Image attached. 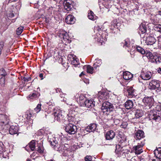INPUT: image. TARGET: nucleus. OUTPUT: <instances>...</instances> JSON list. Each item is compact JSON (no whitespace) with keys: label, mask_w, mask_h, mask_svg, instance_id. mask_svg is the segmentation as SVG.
Masks as SVG:
<instances>
[{"label":"nucleus","mask_w":161,"mask_h":161,"mask_svg":"<svg viewBox=\"0 0 161 161\" xmlns=\"http://www.w3.org/2000/svg\"><path fill=\"white\" fill-rule=\"evenodd\" d=\"M9 123L8 117L5 114H0V131L3 135L8 132V130L5 129V125Z\"/></svg>","instance_id":"nucleus-2"},{"label":"nucleus","mask_w":161,"mask_h":161,"mask_svg":"<svg viewBox=\"0 0 161 161\" xmlns=\"http://www.w3.org/2000/svg\"><path fill=\"white\" fill-rule=\"evenodd\" d=\"M57 139L58 138H55L52 135H49L48 136V140L52 146H53L54 149L60 153H62V154L64 156H68L70 152L67 150V147H66L65 145L63 144L62 142H60V144H58V142Z\"/></svg>","instance_id":"nucleus-1"},{"label":"nucleus","mask_w":161,"mask_h":161,"mask_svg":"<svg viewBox=\"0 0 161 161\" xmlns=\"http://www.w3.org/2000/svg\"><path fill=\"white\" fill-rule=\"evenodd\" d=\"M149 15L150 21L152 24L156 25L157 24L160 22V19L159 15L150 13Z\"/></svg>","instance_id":"nucleus-10"},{"label":"nucleus","mask_w":161,"mask_h":161,"mask_svg":"<svg viewBox=\"0 0 161 161\" xmlns=\"http://www.w3.org/2000/svg\"><path fill=\"white\" fill-rule=\"evenodd\" d=\"M127 126V123L126 122H123L121 125V127L123 128H125Z\"/></svg>","instance_id":"nucleus-51"},{"label":"nucleus","mask_w":161,"mask_h":161,"mask_svg":"<svg viewBox=\"0 0 161 161\" xmlns=\"http://www.w3.org/2000/svg\"><path fill=\"white\" fill-rule=\"evenodd\" d=\"M120 25V23L117 22L116 20H114L112 21L109 28L110 30H114L115 29H118Z\"/></svg>","instance_id":"nucleus-16"},{"label":"nucleus","mask_w":161,"mask_h":161,"mask_svg":"<svg viewBox=\"0 0 161 161\" xmlns=\"http://www.w3.org/2000/svg\"><path fill=\"white\" fill-rule=\"evenodd\" d=\"M69 58L68 60L72 64L75 66L79 64V63L78 59L75 56H70V57H69Z\"/></svg>","instance_id":"nucleus-23"},{"label":"nucleus","mask_w":161,"mask_h":161,"mask_svg":"<svg viewBox=\"0 0 161 161\" xmlns=\"http://www.w3.org/2000/svg\"><path fill=\"white\" fill-rule=\"evenodd\" d=\"M37 150L39 153H42L43 152V148L42 146L38 147Z\"/></svg>","instance_id":"nucleus-52"},{"label":"nucleus","mask_w":161,"mask_h":161,"mask_svg":"<svg viewBox=\"0 0 161 161\" xmlns=\"http://www.w3.org/2000/svg\"><path fill=\"white\" fill-rule=\"evenodd\" d=\"M88 17L89 19L92 20H94L96 19V17L94 15L93 12L92 11H90L88 14Z\"/></svg>","instance_id":"nucleus-40"},{"label":"nucleus","mask_w":161,"mask_h":161,"mask_svg":"<svg viewBox=\"0 0 161 161\" xmlns=\"http://www.w3.org/2000/svg\"><path fill=\"white\" fill-rule=\"evenodd\" d=\"M66 132L70 134H74L76 132L77 130V126L70 123L66 125L65 127Z\"/></svg>","instance_id":"nucleus-9"},{"label":"nucleus","mask_w":161,"mask_h":161,"mask_svg":"<svg viewBox=\"0 0 161 161\" xmlns=\"http://www.w3.org/2000/svg\"><path fill=\"white\" fill-rule=\"evenodd\" d=\"M72 1L70 0L64 1V8L67 11H69L72 8Z\"/></svg>","instance_id":"nucleus-17"},{"label":"nucleus","mask_w":161,"mask_h":161,"mask_svg":"<svg viewBox=\"0 0 161 161\" xmlns=\"http://www.w3.org/2000/svg\"><path fill=\"white\" fill-rule=\"evenodd\" d=\"M19 130V127L17 126H11L9 129V133L12 135L18 133Z\"/></svg>","instance_id":"nucleus-24"},{"label":"nucleus","mask_w":161,"mask_h":161,"mask_svg":"<svg viewBox=\"0 0 161 161\" xmlns=\"http://www.w3.org/2000/svg\"><path fill=\"white\" fill-rule=\"evenodd\" d=\"M101 4L107 8H110L112 6L110 0H99V5L100 9L101 8H103L101 6Z\"/></svg>","instance_id":"nucleus-12"},{"label":"nucleus","mask_w":161,"mask_h":161,"mask_svg":"<svg viewBox=\"0 0 161 161\" xmlns=\"http://www.w3.org/2000/svg\"><path fill=\"white\" fill-rule=\"evenodd\" d=\"M133 77V75L130 72L126 71L123 73V78L126 80H128Z\"/></svg>","instance_id":"nucleus-30"},{"label":"nucleus","mask_w":161,"mask_h":161,"mask_svg":"<svg viewBox=\"0 0 161 161\" xmlns=\"http://www.w3.org/2000/svg\"><path fill=\"white\" fill-rule=\"evenodd\" d=\"M118 137V139H119V143H122L126 142V136L122 132L119 133Z\"/></svg>","instance_id":"nucleus-26"},{"label":"nucleus","mask_w":161,"mask_h":161,"mask_svg":"<svg viewBox=\"0 0 161 161\" xmlns=\"http://www.w3.org/2000/svg\"><path fill=\"white\" fill-rule=\"evenodd\" d=\"M156 39L153 37L148 36L147 37L145 43L147 45H152L155 43Z\"/></svg>","instance_id":"nucleus-21"},{"label":"nucleus","mask_w":161,"mask_h":161,"mask_svg":"<svg viewBox=\"0 0 161 161\" xmlns=\"http://www.w3.org/2000/svg\"><path fill=\"white\" fill-rule=\"evenodd\" d=\"M84 82H85L86 84H89V80H84Z\"/></svg>","instance_id":"nucleus-58"},{"label":"nucleus","mask_w":161,"mask_h":161,"mask_svg":"<svg viewBox=\"0 0 161 161\" xmlns=\"http://www.w3.org/2000/svg\"><path fill=\"white\" fill-rule=\"evenodd\" d=\"M144 137V132L142 130H138L135 133V137L138 139H141Z\"/></svg>","instance_id":"nucleus-27"},{"label":"nucleus","mask_w":161,"mask_h":161,"mask_svg":"<svg viewBox=\"0 0 161 161\" xmlns=\"http://www.w3.org/2000/svg\"><path fill=\"white\" fill-rule=\"evenodd\" d=\"M150 61L152 63H155L157 64H159L161 62V56L159 54H155L153 60Z\"/></svg>","instance_id":"nucleus-25"},{"label":"nucleus","mask_w":161,"mask_h":161,"mask_svg":"<svg viewBox=\"0 0 161 161\" xmlns=\"http://www.w3.org/2000/svg\"><path fill=\"white\" fill-rule=\"evenodd\" d=\"M99 98L103 100H107L109 98V94L106 92H102L99 93Z\"/></svg>","instance_id":"nucleus-19"},{"label":"nucleus","mask_w":161,"mask_h":161,"mask_svg":"<svg viewBox=\"0 0 161 161\" xmlns=\"http://www.w3.org/2000/svg\"><path fill=\"white\" fill-rule=\"evenodd\" d=\"M148 116L150 120L153 119L156 121L161 120V113L158 110H151L148 114Z\"/></svg>","instance_id":"nucleus-5"},{"label":"nucleus","mask_w":161,"mask_h":161,"mask_svg":"<svg viewBox=\"0 0 161 161\" xmlns=\"http://www.w3.org/2000/svg\"><path fill=\"white\" fill-rule=\"evenodd\" d=\"M68 116L67 119L70 122H74L75 121V119L74 116L71 115L70 114H69Z\"/></svg>","instance_id":"nucleus-42"},{"label":"nucleus","mask_w":161,"mask_h":161,"mask_svg":"<svg viewBox=\"0 0 161 161\" xmlns=\"http://www.w3.org/2000/svg\"><path fill=\"white\" fill-rule=\"evenodd\" d=\"M139 30L142 34L145 33L147 31V27L144 24H142L139 27Z\"/></svg>","instance_id":"nucleus-36"},{"label":"nucleus","mask_w":161,"mask_h":161,"mask_svg":"<svg viewBox=\"0 0 161 161\" xmlns=\"http://www.w3.org/2000/svg\"><path fill=\"white\" fill-rule=\"evenodd\" d=\"M115 136V132L113 130H110L106 133L105 136L107 140H111L114 138Z\"/></svg>","instance_id":"nucleus-20"},{"label":"nucleus","mask_w":161,"mask_h":161,"mask_svg":"<svg viewBox=\"0 0 161 161\" xmlns=\"http://www.w3.org/2000/svg\"><path fill=\"white\" fill-rule=\"evenodd\" d=\"M128 97L131 98L135 95V90L132 87H130L127 89Z\"/></svg>","instance_id":"nucleus-31"},{"label":"nucleus","mask_w":161,"mask_h":161,"mask_svg":"<svg viewBox=\"0 0 161 161\" xmlns=\"http://www.w3.org/2000/svg\"><path fill=\"white\" fill-rule=\"evenodd\" d=\"M158 14L159 15V16H161V10H159L158 12V14Z\"/></svg>","instance_id":"nucleus-59"},{"label":"nucleus","mask_w":161,"mask_h":161,"mask_svg":"<svg viewBox=\"0 0 161 161\" xmlns=\"http://www.w3.org/2000/svg\"><path fill=\"white\" fill-rule=\"evenodd\" d=\"M41 104H38L37 105L36 107L34 109V110L36 113H38L41 110Z\"/></svg>","instance_id":"nucleus-47"},{"label":"nucleus","mask_w":161,"mask_h":161,"mask_svg":"<svg viewBox=\"0 0 161 161\" xmlns=\"http://www.w3.org/2000/svg\"><path fill=\"white\" fill-rule=\"evenodd\" d=\"M143 102L146 105V108H150L153 103V99L151 97H145L143 99Z\"/></svg>","instance_id":"nucleus-11"},{"label":"nucleus","mask_w":161,"mask_h":161,"mask_svg":"<svg viewBox=\"0 0 161 161\" xmlns=\"http://www.w3.org/2000/svg\"><path fill=\"white\" fill-rule=\"evenodd\" d=\"M130 161H135V159L134 158H132Z\"/></svg>","instance_id":"nucleus-63"},{"label":"nucleus","mask_w":161,"mask_h":161,"mask_svg":"<svg viewBox=\"0 0 161 161\" xmlns=\"http://www.w3.org/2000/svg\"><path fill=\"white\" fill-rule=\"evenodd\" d=\"M31 79V78L30 77H24L23 78V80H24L25 81H30Z\"/></svg>","instance_id":"nucleus-55"},{"label":"nucleus","mask_w":161,"mask_h":161,"mask_svg":"<svg viewBox=\"0 0 161 161\" xmlns=\"http://www.w3.org/2000/svg\"><path fill=\"white\" fill-rule=\"evenodd\" d=\"M133 102L130 100H128L125 103V107L128 109H131L133 107Z\"/></svg>","instance_id":"nucleus-32"},{"label":"nucleus","mask_w":161,"mask_h":161,"mask_svg":"<svg viewBox=\"0 0 161 161\" xmlns=\"http://www.w3.org/2000/svg\"><path fill=\"white\" fill-rule=\"evenodd\" d=\"M96 60L97 61L94 64L93 66L95 69H97L98 67H99L102 64V60L101 59H98V58L96 59Z\"/></svg>","instance_id":"nucleus-37"},{"label":"nucleus","mask_w":161,"mask_h":161,"mask_svg":"<svg viewBox=\"0 0 161 161\" xmlns=\"http://www.w3.org/2000/svg\"><path fill=\"white\" fill-rule=\"evenodd\" d=\"M85 161H92V157L90 156L87 155L85 157Z\"/></svg>","instance_id":"nucleus-49"},{"label":"nucleus","mask_w":161,"mask_h":161,"mask_svg":"<svg viewBox=\"0 0 161 161\" xmlns=\"http://www.w3.org/2000/svg\"><path fill=\"white\" fill-rule=\"evenodd\" d=\"M53 114L55 120L58 121H60L62 119L65 114L64 111L57 108L54 109Z\"/></svg>","instance_id":"nucleus-7"},{"label":"nucleus","mask_w":161,"mask_h":161,"mask_svg":"<svg viewBox=\"0 0 161 161\" xmlns=\"http://www.w3.org/2000/svg\"><path fill=\"white\" fill-rule=\"evenodd\" d=\"M114 108L113 105L108 101H105L103 103L101 109L103 113L108 114L109 113L113 111Z\"/></svg>","instance_id":"nucleus-6"},{"label":"nucleus","mask_w":161,"mask_h":161,"mask_svg":"<svg viewBox=\"0 0 161 161\" xmlns=\"http://www.w3.org/2000/svg\"><path fill=\"white\" fill-rule=\"evenodd\" d=\"M84 105H85L87 108H92L95 106L94 102L92 99L86 100L84 102Z\"/></svg>","instance_id":"nucleus-22"},{"label":"nucleus","mask_w":161,"mask_h":161,"mask_svg":"<svg viewBox=\"0 0 161 161\" xmlns=\"http://www.w3.org/2000/svg\"><path fill=\"white\" fill-rule=\"evenodd\" d=\"M152 161H161V160L160 159L157 158L156 160L155 159H153Z\"/></svg>","instance_id":"nucleus-62"},{"label":"nucleus","mask_w":161,"mask_h":161,"mask_svg":"<svg viewBox=\"0 0 161 161\" xmlns=\"http://www.w3.org/2000/svg\"><path fill=\"white\" fill-rule=\"evenodd\" d=\"M98 27H95L94 28V31L95 32L97 31H98V33L96 34V38L97 39L96 41L98 42H100L101 44L103 42L105 41L106 40V38L105 36L103 34H102V30H103L104 31L107 30V29H104L103 28L102 29H99Z\"/></svg>","instance_id":"nucleus-3"},{"label":"nucleus","mask_w":161,"mask_h":161,"mask_svg":"<svg viewBox=\"0 0 161 161\" xmlns=\"http://www.w3.org/2000/svg\"><path fill=\"white\" fill-rule=\"evenodd\" d=\"M152 73L151 72L147 70H142L141 75V78L145 80L150 79L151 77Z\"/></svg>","instance_id":"nucleus-13"},{"label":"nucleus","mask_w":161,"mask_h":161,"mask_svg":"<svg viewBox=\"0 0 161 161\" xmlns=\"http://www.w3.org/2000/svg\"><path fill=\"white\" fill-rule=\"evenodd\" d=\"M43 74L41 73L40 74L39 77L41 78V80H42L43 79Z\"/></svg>","instance_id":"nucleus-56"},{"label":"nucleus","mask_w":161,"mask_h":161,"mask_svg":"<svg viewBox=\"0 0 161 161\" xmlns=\"http://www.w3.org/2000/svg\"><path fill=\"white\" fill-rule=\"evenodd\" d=\"M143 113L142 110H138L135 114V116L137 118H139L142 116L143 115Z\"/></svg>","instance_id":"nucleus-41"},{"label":"nucleus","mask_w":161,"mask_h":161,"mask_svg":"<svg viewBox=\"0 0 161 161\" xmlns=\"http://www.w3.org/2000/svg\"><path fill=\"white\" fill-rule=\"evenodd\" d=\"M145 144V140L142 139L140 142L138 143L137 146H134L132 149V151L134 153L136 154H139L143 152V147Z\"/></svg>","instance_id":"nucleus-4"},{"label":"nucleus","mask_w":161,"mask_h":161,"mask_svg":"<svg viewBox=\"0 0 161 161\" xmlns=\"http://www.w3.org/2000/svg\"><path fill=\"white\" fill-rule=\"evenodd\" d=\"M137 51L141 53L142 54H145L146 51L144 50L143 48L139 46H137L136 47Z\"/></svg>","instance_id":"nucleus-43"},{"label":"nucleus","mask_w":161,"mask_h":161,"mask_svg":"<svg viewBox=\"0 0 161 161\" xmlns=\"http://www.w3.org/2000/svg\"><path fill=\"white\" fill-rule=\"evenodd\" d=\"M119 121V120L116 119L114 120V123H117Z\"/></svg>","instance_id":"nucleus-60"},{"label":"nucleus","mask_w":161,"mask_h":161,"mask_svg":"<svg viewBox=\"0 0 161 161\" xmlns=\"http://www.w3.org/2000/svg\"><path fill=\"white\" fill-rule=\"evenodd\" d=\"M122 147L120 145H117L116 146L115 152L117 153H120L121 152Z\"/></svg>","instance_id":"nucleus-45"},{"label":"nucleus","mask_w":161,"mask_h":161,"mask_svg":"<svg viewBox=\"0 0 161 161\" xmlns=\"http://www.w3.org/2000/svg\"><path fill=\"white\" fill-rule=\"evenodd\" d=\"M8 154L6 152H4L3 153V158H9L8 156Z\"/></svg>","instance_id":"nucleus-53"},{"label":"nucleus","mask_w":161,"mask_h":161,"mask_svg":"<svg viewBox=\"0 0 161 161\" xmlns=\"http://www.w3.org/2000/svg\"><path fill=\"white\" fill-rule=\"evenodd\" d=\"M35 142L34 140L31 141L28 145L26 146V147H29L30 149L32 151H34L35 149Z\"/></svg>","instance_id":"nucleus-38"},{"label":"nucleus","mask_w":161,"mask_h":161,"mask_svg":"<svg viewBox=\"0 0 161 161\" xmlns=\"http://www.w3.org/2000/svg\"><path fill=\"white\" fill-rule=\"evenodd\" d=\"M158 73L161 74V67L159 68L158 70Z\"/></svg>","instance_id":"nucleus-57"},{"label":"nucleus","mask_w":161,"mask_h":161,"mask_svg":"<svg viewBox=\"0 0 161 161\" xmlns=\"http://www.w3.org/2000/svg\"><path fill=\"white\" fill-rule=\"evenodd\" d=\"M0 75L3 76H5L6 73L5 69L3 68H2L0 70Z\"/></svg>","instance_id":"nucleus-48"},{"label":"nucleus","mask_w":161,"mask_h":161,"mask_svg":"<svg viewBox=\"0 0 161 161\" xmlns=\"http://www.w3.org/2000/svg\"><path fill=\"white\" fill-rule=\"evenodd\" d=\"M154 154L157 158L161 159V148L160 147L154 151Z\"/></svg>","instance_id":"nucleus-33"},{"label":"nucleus","mask_w":161,"mask_h":161,"mask_svg":"<svg viewBox=\"0 0 161 161\" xmlns=\"http://www.w3.org/2000/svg\"><path fill=\"white\" fill-rule=\"evenodd\" d=\"M25 116L28 119H31V114L30 113H28L25 114Z\"/></svg>","instance_id":"nucleus-54"},{"label":"nucleus","mask_w":161,"mask_h":161,"mask_svg":"<svg viewBox=\"0 0 161 161\" xmlns=\"http://www.w3.org/2000/svg\"><path fill=\"white\" fill-rule=\"evenodd\" d=\"M37 94L36 92L32 93L29 96V98L30 99H33L37 97Z\"/></svg>","instance_id":"nucleus-46"},{"label":"nucleus","mask_w":161,"mask_h":161,"mask_svg":"<svg viewBox=\"0 0 161 161\" xmlns=\"http://www.w3.org/2000/svg\"><path fill=\"white\" fill-rule=\"evenodd\" d=\"M154 29L156 31L160 33L159 36L157 37L158 44L161 46V25L160 24L156 25L154 27Z\"/></svg>","instance_id":"nucleus-15"},{"label":"nucleus","mask_w":161,"mask_h":161,"mask_svg":"<svg viewBox=\"0 0 161 161\" xmlns=\"http://www.w3.org/2000/svg\"><path fill=\"white\" fill-rule=\"evenodd\" d=\"M83 75H84L83 72H82L81 73L80 75V77H81Z\"/></svg>","instance_id":"nucleus-64"},{"label":"nucleus","mask_w":161,"mask_h":161,"mask_svg":"<svg viewBox=\"0 0 161 161\" xmlns=\"http://www.w3.org/2000/svg\"><path fill=\"white\" fill-rule=\"evenodd\" d=\"M79 99L80 104L82 106V105H84V102L86 100V98L84 95L81 94L79 97Z\"/></svg>","instance_id":"nucleus-35"},{"label":"nucleus","mask_w":161,"mask_h":161,"mask_svg":"<svg viewBox=\"0 0 161 161\" xmlns=\"http://www.w3.org/2000/svg\"><path fill=\"white\" fill-rule=\"evenodd\" d=\"M159 86L160 83L157 80H152L149 83V88L151 89H155L158 88Z\"/></svg>","instance_id":"nucleus-14"},{"label":"nucleus","mask_w":161,"mask_h":161,"mask_svg":"<svg viewBox=\"0 0 161 161\" xmlns=\"http://www.w3.org/2000/svg\"><path fill=\"white\" fill-rule=\"evenodd\" d=\"M96 125L95 124H92L88 126L86 129V131L89 132H93L96 129Z\"/></svg>","instance_id":"nucleus-29"},{"label":"nucleus","mask_w":161,"mask_h":161,"mask_svg":"<svg viewBox=\"0 0 161 161\" xmlns=\"http://www.w3.org/2000/svg\"><path fill=\"white\" fill-rule=\"evenodd\" d=\"M121 46L125 49H126L127 48L129 47L130 46L129 39L127 38L124 40V41L121 43Z\"/></svg>","instance_id":"nucleus-28"},{"label":"nucleus","mask_w":161,"mask_h":161,"mask_svg":"<svg viewBox=\"0 0 161 161\" xmlns=\"http://www.w3.org/2000/svg\"><path fill=\"white\" fill-rule=\"evenodd\" d=\"M5 83V78L2 77L0 79V84L1 86H3Z\"/></svg>","instance_id":"nucleus-50"},{"label":"nucleus","mask_w":161,"mask_h":161,"mask_svg":"<svg viewBox=\"0 0 161 161\" xmlns=\"http://www.w3.org/2000/svg\"><path fill=\"white\" fill-rule=\"evenodd\" d=\"M60 37L63 38V41L62 42L64 43L65 45H67L71 42V39L69 36L68 33L65 31H62L59 34V35Z\"/></svg>","instance_id":"nucleus-8"},{"label":"nucleus","mask_w":161,"mask_h":161,"mask_svg":"<svg viewBox=\"0 0 161 161\" xmlns=\"http://www.w3.org/2000/svg\"><path fill=\"white\" fill-rule=\"evenodd\" d=\"M75 19L73 16L69 15L65 18V22L68 24H72L74 23Z\"/></svg>","instance_id":"nucleus-18"},{"label":"nucleus","mask_w":161,"mask_h":161,"mask_svg":"<svg viewBox=\"0 0 161 161\" xmlns=\"http://www.w3.org/2000/svg\"><path fill=\"white\" fill-rule=\"evenodd\" d=\"M23 27L22 26H19L18 27L16 30V34L18 35H20L23 31Z\"/></svg>","instance_id":"nucleus-44"},{"label":"nucleus","mask_w":161,"mask_h":161,"mask_svg":"<svg viewBox=\"0 0 161 161\" xmlns=\"http://www.w3.org/2000/svg\"><path fill=\"white\" fill-rule=\"evenodd\" d=\"M83 68L86 69L87 72L90 74H92L94 72L95 69H94V68H93V67L90 65H85L83 67Z\"/></svg>","instance_id":"nucleus-34"},{"label":"nucleus","mask_w":161,"mask_h":161,"mask_svg":"<svg viewBox=\"0 0 161 161\" xmlns=\"http://www.w3.org/2000/svg\"><path fill=\"white\" fill-rule=\"evenodd\" d=\"M146 56L151 60H153L154 58V55H153L151 53L148 51H146L145 52V54Z\"/></svg>","instance_id":"nucleus-39"},{"label":"nucleus","mask_w":161,"mask_h":161,"mask_svg":"<svg viewBox=\"0 0 161 161\" xmlns=\"http://www.w3.org/2000/svg\"><path fill=\"white\" fill-rule=\"evenodd\" d=\"M17 0H9V1H8V3L13 2H15Z\"/></svg>","instance_id":"nucleus-61"}]
</instances>
